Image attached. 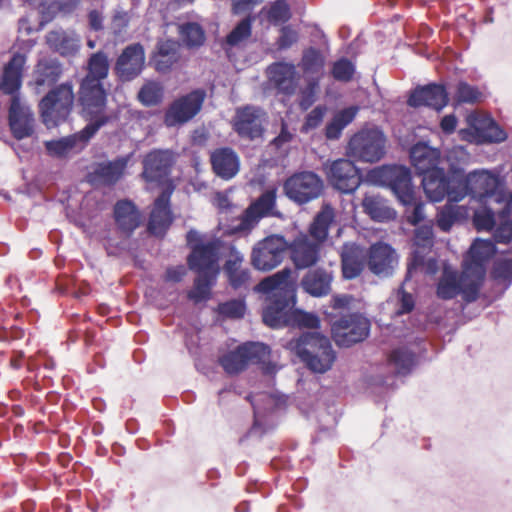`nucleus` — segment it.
I'll return each instance as SVG.
<instances>
[{"label": "nucleus", "instance_id": "nucleus-49", "mask_svg": "<svg viewBox=\"0 0 512 512\" xmlns=\"http://www.w3.org/2000/svg\"><path fill=\"white\" fill-rule=\"evenodd\" d=\"M179 33L183 43L189 47H199L205 41V33L197 23H186L179 27Z\"/></svg>", "mask_w": 512, "mask_h": 512}, {"label": "nucleus", "instance_id": "nucleus-6", "mask_svg": "<svg viewBox=\"0 0 512 512\" xmlns=\"http://www.w3.org/2000/svg\"><path fill=\"white\" fill-rule=\"evenodd\" d=\"M422 186L432 202H440L445 197L449 202L458 203L465 198V185L462 176L447 175L444 169H434L423 175Z\"/></svg>", "mask_w": 512, "mask_h": 512}, {"label": "nucleus", "instance_id": "nucleus-21", "mask_svg": "<svg viewBox=\"0 0 512 512\" xmlns=\"http://www.w3.org/2000/svg\"><path fill=\"white\" fill-rule=\"evenodd\" d=\"M288 251L296 269H307L320 260L321 243L306 234H300L292 242H288Z\"/></svg>", "mask_w": 512, "mask_h": 512}, {"label": "nucleus", "instance_id": "nucleus-58", "mask_svg": "<svg viewBox=\"0 0 512 512\" xmlns=\"http://www.w3.org/2000/svg\"><path fill=\"white\" fill-rule=\"evenodd\" d=\"M320 81L318 78L306 79V87L301 91L299 105L303 110H307L316 101Z\"/></svg>", "mask_w": 512, "mask_h": 512}, {"label": "nucleus", "instance_id": "nucleus-54", "mask_svg": "<svg viewBox=\"0 0 512 512\" xmlns=\"http://www.w3.org/2000/svg\"><path fill=\"white\" fill-rule=\"evenodd\" d=\"M395 304V311L393 314L395 316H400L403 314L410 313L414 308V299L410 293L405 292L402 288H400L395 296H393L388 302L387 305Z\"/></svg>", "mask_w": 512, "mask_h": 512}, {"label": "nucleus", "instance_id": "nucleus-46", "mask_svg": "<svg viewBox=\"0 0 512 512\" xmlns=\"http://www.w3.org/2000/svg\"><path fill=\"white\" fill-rule=\"evenodd\" d=\"M474 128L484 141L492 143L506 139V133L491 118L477 121Z\"/></svg>", "mask_w": 512, "mask_h": 512}, {"label": "nucleus", "instance_id": "nucleus-13", "mask_svg": "<svg viewBox=\"0 0 512 512\" xmlns=\"http://www.w3.org/2000/svg\"><path fill=\"white\" fill-rule=\"evenodd\" d=\"M495 245L491 240L477 239L471 245L463 260V269L466 275L473 277V288L468 289L467 295L470 299L475 297L478 286H482L485 274L486 263L494 255Z\"/></svg>", "mask_w": 512, "mask_h": 512}, {"label": "nucleus", "instance_id": "nucleus-57", "mask_svg": "<svg viewBox=\"0 0 512 512\" xmlns=\"http://www.w3.org/2000/svg\"><path fill=\"white\" fill-rule=\"evenodd\" d=\"M267 17L273 25L285 23L291 17L290 7L286 1L277 0L270 6Z\"/></svg>", "mask_w": 512, "mask_h": 512}, {"label": "nucleus", "instance_id": "nucleus-52", "mask_svg": "<svg viewBox=\"0 0 512 512\" xmlns=\"http://www.w3.org/2000/svg\"><path fill=\"white\" fill-rule=\"evenodd\" d=\"M462 216V207L446 204L437 215V224L442 231H449L453 224Z\"/></svg>", "mask_w": 512, "mask_h": 512}, {"label": "nucleus", "instance_id": "nucleus-64", "mask_svg": "<svg viewBox=\"0 0 512 512\" xmlns=\"http://www.w3.org/2000/svg\"><path fill=\"white\" fill-rule=\"evenodd\" d=\"M326 108L324 106L315 107L306 117L303 125V131L308 132L309 130L317 128L323 121Z\"/></svg>", "mask_w": 512, "mask_h": 512}, {"label": "nucleus", "instance_id": "nucleus-36", "mask_svg": "<svg viewBox=\"0 0 512 512\" xmlns=\"http://www.w3.org/2000/svg\"><path fill=\"white\" fill-rule=\"evenodd\" d=\"M333 274L324 268L308 271L301 280L303 290L313 297H324L331 292Z\"/></svg>", "mask_w": 512, "mask_h": 512}, {"label": "nucleus", "instance_id": "nucleus-53", "mask_svg": "<svg viewBox=\"0 0 512 512\" xmlns=\"http://www.w3.org/2000/svg\"><path fill=\"white\" fill-rule=\"evenodd\" d=\"M492 276L497 284L507 289L512 283V260L500 259L494 263Z\"/></svg>", "mask_w": 512, "mask_h": 512}, {"label": "nucleus", "instance_id": "nucleus-61", "mask_svg": "<svg viewBox=\"0 0 512 512\" xmlns=\"http://www.w3.org/2000/svg\"><path fill=\"white\" fill-rule=\"evenodd\" d=\"M245 309V303L242 300H231L219 305L220 314L230 318L243 317Z\"/></svg>", "mask_w": 512, "mask_h": 512}, {"label": "nucleus", "instance_id": "nucleus-48", "mask_svg": "<svg viewBox=\"0 0 512 512\" xmlns=\"http://www.w3.org/2000/svg\"><path fill=\"white\" fill-rule=\"evenodd\" d=\"M88 73L85 78L97 79L101 82L108 75V58L103 52H97L91 55L88 61Z\"/></svg>", "mask_w": 512, "mask_h": 512}, {"label": "nucleus", "instance_id": "nucleus-33", "mask_svg": "<svg viewBox=\"0 0 512 512\" xmlns=\"http://www.w3.org/2000/svg\"><path fill=\"white\" fill-rule=\"evenodd\" d=\"M440 157L441 153L437 148H433L424 142L415 144L410 150L411 163L422 175L434 169H440L438 167Z\"/></svg>", "mask_w": 512, "mask_h": 512}, {"label": "nucleus", "instance_id": "nucleus-55", "mask_svg": "<svg viewBox=\"0 0 512 512\" xmlns=\"http://www.w3.org/2000/svg\"><path fill=\"white\" fill-rule=\"evenodd\" d=\"M251 19L245 18L227 35L226 43L229 46H237L251 36Z\"/></svg>", "mask_w": 512, "mask_h": 512}, {"label": "nucleus", "instance_id": "nucleus-27", "mask_svg": "<svg viewBox=\"0 0 512 512\" xmlns=\"http://www.w3.org/2000/svg\"><path fill=\"white\" fill-rule=\"evenodd\" d=\"M173 155L169 150H153L143 160V177L147 182H160L169 174Z\"/></svg>", "mask_w": 512, "mask_h": 512}, {"label": "nucleus", "instance_id": "nucleus-2", "mask_svg": "<svg viewBox=\"0 0 512 512\" xmlns=\"http://www.w3.org/2000/svg\"><path fill=\"white\" fill-rule=\"evenodd\" d=\"M374 183L389 187L397 199L405 206L413 205L409 222L413 225L420 223L424 217V204L417 203L415 189L412 185L410 170L405 166L384 165L374 168L370 174Z\"/></svg>", "mask_w": 512, "mask_h": 512}, {"label": "nucleus", "instance_id": "nucleus-4", "mask_svg": "<svg viewBox=\"0 0 512 512\" xmlns=\"http://www.w3.org/2000/svg\"><path fill=\"white\" fill-rule=\"evenodd\" d=\"M462 183L465 185V196L471 195L472 198L486 202L488 199L498 204H504L500 209L501 217H506L512 212V193L507 192L500 178L489 171H474L462 177Z\"/></svg>", "mask_w": 512, "mask_h": 512}, {"label": "nucleus", "instance_id": "nucleus-34", "mask_svg": "<svg viewBox=\"0 0 512 512\" xmlns=\"http://www.w3.org/2000/svg\"><path fill=\"white\" fill-rule=\"evenodd\" d=\"M26 63V57L22 54H15L5 65L3 76L0 81V89L3 93L12 97L19 95L18 91L22 84V70Z\"/></svg>", "mask_w": 512, "mask_h": 512}, {"label": "nucleus", "instance_id": "nucleus-9", "mask_svg": "<svg viewBox=\"0 0 512 512\" xmlns=\"http://www.w3.org/2000/svg\"><path fill=\"white\" fill-rule=\"evenodd\" d=\"M288 251L283 235L271 234L255 243L251 251V265L258 271L268 272L278 267Z\"/></svg>", "mask_w": 512, "mask_h": 512}, {"label": "nucleus", "instance_id": "nucleus-1", "mask_svg": "<svg viewBox=\"0 0 512 512\" xmlns=\"http://www.w3.org/2000/svg\"><path fill=\"white\" fill-rule=\"evenodd\" d=\"M291 269L284 268L264 278L257 285L259 292L267 294L268 304L263 309V321L271 328L288 326L291 306L296 302L295 287L290 281Z\"/></svg>", "mask_w": 512, "mask_h": 512}, {"label": "nucleus", "instance_id": "nucleus-44", "mask_svg": "<svg viewBox=\"0 0 512 512\" xmlns=\"http://www.w3.org/2000/svg\"><path fill=\"white\" fill-rule=\"evenodd\" d=\"M334 210L330 205H324L310 225L309 232L314 240L322 243L326 240L330 225L334 221Z\"/></svg>", "mask_w": 512, "mask_h": 512}, {"label": "nucleus", "instance_id": "nucleus-14", "mask_svg": "<svg viewBox=\"0 0 512 512\" xmlns=\"http://www.w3.org/2000/svg\"><path fill=\"white\" fill-rule=\"evenodd\" d=\"M285 195L293 202L306 204L321 195L322 179L314 172L304 171L290 176L283 185Z\"/></svg>", "mask_w": 512, "mask_h": 512}, {"label": "nucleus", "instance_id": "nucleus-26", "mask_svg": "<svg viewBox=\"0 0 512 512\" xmlns=\"http://www.w3.org/2000/svg\"><path fill=\"white\" fill-rule=\"evenodd\" d=\"M368 266L379 277H389L398 265L396 251L386 243L378 242L369 249Z\"/></svg>", "mask_w": 512, "mask_h": 512}, {"label": "nucleus", "instance_id": "nucleus-45", "mask_svg": "<svg viewBox=\"0 0 512 512\" xmlns=\"http://www.w3.org/2000/svg\"><path fill=\"white\" fill-rule=\"evenodd\" d=\"M389 363L399 375H407L416 365L415 354L406 348L392 351Z\"/></svg>", "mask_w": 512, "mask_h": 512}, {"label": "nucleus", "instance_id": "nucleus-37", "mask_svg": "<svg viewBox=\"0 0 512 512\" xmlns=\"http://www.w3.org/2000/svg\"><path fill=\"white\" fill-rule=\"evenodd\" d=\"M244 260V254L232 245L223 269L233 288L245 285L250 279V270L243 267Z\"/></svg>", "mask_w": 512, "mask_h": 512}, {"label": "nucleus", "instance_id": "nucleus-63", "mask_svg": "<svg viewBox=\"0 0 512 512\" xmlns=\"http://www.w3.org/2000/svg\"><path fill=\"white\" fill-rule=\"evenodd\" d=\"M262 403H266L269 407H271L274 405L275 400L271 395L268 394H260L252 398L251 404L254 409L255 424H260L261 418L264 414V411L266 410V407H263Z\"/></svg>", "mask_w": 512, "mask_h": 512}, {"label": "nucleus", "instance_id": "nucleus-40", "mask_svg": "<svg viewBox=\"0 0 512 512\" xmlns=\"http://www.w3.org/2000/svg\"><path fill=\"white\" fill-rule=\"evenodd\" d=\"M364 212L371 219L378 222H384L394 219L396 212L388 206L387 202L378 195H366L362 201Z\"/></svg>", "mask_w": 512, "mask_h": 512}, {"label": "nucleus", "instance_id": "nucleus-19", "mask_svg": "<svg viewBox=\"0 0 512 512\" xmlns=\"http://www.w3.org/2000/svg\"><path fill=\"white\" fill-rule=\"evenodd\" d=\"M206 93L196 89L176 99L165 114V124L169 127L184 124L195 117L202 108Z\"/></svg>", "mask_w": 512, "mask_h": 512}, {"label": "nucleus", "instance_id": "nucleus-23", "mask_svg": "<svg viewBox=\"0 0 512 512\" xmlns=\"http://www.w3.org/2000/svg\"><path fill=\"white\" fill-rule=\"evenodd\" d=\"M218 251V240L196 244L187 259L189 268L197 273L218 274Z\"/></svg>", "mask_w": 512, "mask_h": 512}, {"label": "nucleus", "instance_id": "nucleus-8", "mask_svg": "<svg viewBox=\"0 0 512 512\" xmlns=\"http://www.w3.org/2000/svg\"><path fill=\"white\" fill-rule=\"evenodd\" d=\"M277 189L271 188L252 202L239 217L238 223L231 227L232 234H249L264 217L283 218L276 208Z\"/></svg>", "mask_w": 512, "mask_h": 512}, {"label": "nucleus", "instance_id": "nucleus-10", "mask_svg": "<svg viewBox=\"0 0 512 512\" xmlns=\"http://www.w3.org/2000/svg\"><path fill=\"white\" fill-rule=\"evenodd\" d=\"M74 93L70 84H61L51 90L40 102V112L44 124L57 126L64 121L72 110Z\"/></svg>", "mask_w": 512, "mask_h": 512}, {"label": "nucleus", "instance_id": "nucleus-28", "mask_svg": "<svg viewBox=\"0 0 512 512\" xmlns=\"http://www.w3.org/2000/svg\"><path fill=\"white\" fill-rule=\"evenodd\" d=\"M447 103L448 95L445 88L437 84L415 89L408 99V104L412 107L427 106L437 111L442 110Z\"/></svg>", "mask_w": 512, "mask_h": 512}, {"label": "nucleus", "instance_id": "nucleus-22", "mask_svg": "<svg viewBox=\"0 0 512 512\" xmlns=\"http://www.w3.org/2000/svg\"><path fill=\"white\" fill-rule=\"evenodd\" d=\"M9 124L14 137L19 140L31 137L34 133V114L19 95L11 98Z\"/></svg>", "mask_w": 512, "mask_h": 512}, {"label": "nucleus", "instance_id": "nucleus-35", "mask_svg": "<svg viewBox=\"0 0 512 512\" xmlns=\"http://www.w3.org/2000/svg\"><path fill=\"white\" fill-rule=\"evenodd\" d=\"M366 253L355 243H345L341 250L342 273L345 279L358 277L364 269Z\"/></svg>", "mask_w": 512, "mask_h": 512}, {"label": "nucleus", "instance_id": "nucleus-32", "mask_svg": "<svg viewBox=\"0 0 512 512\" xmlns=\"http://www.w3.org/2000/svg\"><path fill=\"white\" fill-rule=\"evenodd\" d=\"M170 195L171 191L163 192L154 202L148 224L149 231L154 235H163L172 223Z\"/></svg>", "mask_w": 512, "mask_h": 512}, {"label": "nucleus", "instance_id": "nucleus-7", "mask_svg": "<svg viewBox=\"0 0 512 512\" xmlns=\"http://www.w3.org/2000/svg\"><path fill=\"white\" fill-rule=\"evenodd\" d=\"M386 137L378 128L362 129L349 140L347 155L355 160L375 163L385 155Z\"/></svg>", "mask_w": 512, "mask_h": 512}, {"label": "nucleus", "instance_id": "nucleus-56", "mask_svg": "<svg viewBox=\"0 0 512 512\" xmlns=\"http://www.w3.org/2000/svg\"><path fill=\"white\" fill-rule=\"evenodd\" d=\"M319 325V318L313 314L299 309H292L288 326L316 328Z\"/></svg>", "mask_w": 512, "mask_h": 512}, {"label": "nucleus", "instance_id": "nucleus-25", "mask_svg": "<svg viewBox=\"0 0 512 512\" xmlns=\"http://www.w3.org/2000/svg\"><path fill=\"white\" fill-rule=\"evenodd\" d=\"M144 64V48L141 44L134 43L122 51L117 59L115 71L122 81H130L142 72Z\"/></svg>", "mask_w": 512, "mask_h": 512}, {"label": "nucleus", "instance_id": "nucleus-30", "mask_svg": "<svg viewBox=\"0 0 512 512\" xmlns=\"http://www.w3.org/2000/svg\"><path fill=\"white\" fill-rule=\"evenodd\" d=\"M48 47L63 57L74 56L80 49L81 39L72 30L62 28L49 31L45 36Z\"/></svg>", "mask_w": 512, "mask_h": 512}, {"label": "nucleus", "instance_id": "nucleus-59", "mask_svg": "<svg viewBox=\"0 0 512 512\" xmlns=\"http://www.w3.org/2000/svg\"><path fill=\"white\" fill-rule=\"evenodd\" d=\"M355 72L354 64L346 59L337 60L332 67V75L337 81L348 82L352 79Z\"/></svg>", "mask_w": 512, "mask_h": 512}, {"label": "nucleus", "instance_id": "nucleus-29", "mask_svg": "<svg viewBox=\"0 0 512 512\" xmlns=\"http://www.w3.org/2000/svg\"><path fill=\"white\" fill-rule=\"evenodd\" d=\"M127 163L124 157L97 163L88 174V181L93 185H113L123 176Z\"/></svg>", "mask_w": 512, "mask_h": 512}, {"label": "nucleus", "instance_id": "nucleus-24", "mask_svg": "<svg viewBox=\"0 0 512 512\" xmlns=\"http://www.w3.org/2000/svg\"><path fill=\"white\" fill-rule=\"evenodd\" d=\"M267 76L278 93L291 96L298 88L299 74L293 63L285 61L272 63L267 68Z\"/></svg>", "mask_w": 512, "mask_h": 512}, {"label": "nucleus", "instance_id": "nucleus-3", "mask_svg": "<svg viewBox=\"0 0 512 512\" xmlns=\"http://www.w3.org/2000/svg\"><path fill=\"white\" fill-rule=\"evenodd\" d=\"M286 347L314 373H325L331 369L336 359L329 338L318 332L303 333L290 340Z\"/></svg>", "mask_w": 512, "mask_h": 512}, {"label": "nucleus", "instance_id": "nucleus-51", "mask_svg": "<svg viewBox=\"0 0 512 512\" xmlns=\"http://www.w3.org/2000/svg\"><path fill=\"white\" fill-rule=\"evenodd\" d=\"M163 98V87L158 82H147L138 93V99L145 106H154Z\"/></svg>", "mask_w": 512, "mask_h": 512}, {"label": "nucleus", "instance_id": "nucleus-31", "mask_svg": "<svg viewBox=\"0 0 512 512\" xmlns=\"http://www.w3.org/2000/svg\"><path fill=\"white\" fill-rule=\"evenodd\" d=\"M211 164L214 173L224 179L230 180L237 175L240 169L238 154L231 148H219L211 153Z\"/></svg>", "mask_w": 512, "mask_h": 512}, {"label": "nucleus", "instance_id": "nucleus-11", "mask_svg": "<svg viewBox=\"0 0 512 512\" xmlns=\"http://www.w3.org/2000/svg\"><path fill=\"white\" fill-rule=\"evenodd\" d=\"M79 101L82 112L89 119L88 124L103 121V126L111 120L106 113V92L102 82L97 79L84 78L80 85Z\"/></svg>", "mask_w": 512, "mask_h": 512}, {"label": "nucleus", "instance_id": "nucleus-20", "mask_svg": "<svg viewBox=\"0 0 512 512\" xmlns=\"http://www.w3.org/2000/svg\"><path fill=\"white\" fill-rule=\"evenodd\" d=\"M266 120L261 108L247 105L236 110L233 127L240 137L254 140L262 136Z\"/></svg>", "mask_w": 512, "mask_h": 512}, {"label": "nucleus", "instance_id": "nucleus-60", "mask_svg": "<svg viewBox=\"0 0 512 512\" xmlns=\"http://www.w3.org/2000/svg\"><path fill=\"white\" fill-rule=\"evenodd\" d=\"M474 224L478 230H491L496 225V214L490 208L478 210L474 214Z\"/></svg>", "mask_w": 512, "mask_h": 512}, {"label": "nucleus", "instance_id": "nucleus-41", "mask_svg": "<svg viewBox=\"0 0 512 512\" xmlns=\"http://www.w3.org/2000/svg\"><path fill=\"white\" fill-rule=\"evenodd\" d=\"M325 57L316 48L310 47L303 51L300 67L306 79L318 78L319 81L324 72Z\"/></svg>", "mask_w": 512, "mask_h": 512}, {"label": "nucleus", "instance_id": "nucleus-38", "mask_svg": "<svg viewBox=\"0 0 512 512\" xmlns=\"http://www.w3.org/2000/svg\"><path fill=\"white\" fill-rule=\"evenodd\" d=\"M114 217L119 229L127 234H131L140 224V213L136 206L128 200L116 203Z\"/></svg>", "mask_w": 512, "mask_h": 512}, {"label": "nucleus", "instance_id": "nucleus-43", "mask_svg": "<svg viewBox=\"0 0 512 512\" xmlns=\"http://www.w3.org/2000/svg\"><path fill=\"white\" fill-rule=\"evenodd\" d=\"M179 43L175 40H163L158 43V52L155 57L156 69L160 72L169 70L179 58Z\"/></svg>", "mask_w": 512, "mask_h": 512}, {"label": "nucleus", "instance_id": "nucleus-42", "mask_svg": "<svg viewBox=\"0 0 512 512\" xmlns=\"http://www.w3.org/2000/svg\"><path fill=\"white\" fill-rule=\"evenodd\" d=\"M358 108L351 106L338 111L331 121L326 125L325 136L329 140H337L342 134V131L347 127L356 117Z\"/></svg>", "mask_w": 512, "mask_h": 512}, {"label": "nucleus", "instance_id": "nucleus-16", "mask_svg": "<svg viewBox=\"0 0 512 512\" xmlns=\"http://www.w3.org/2000/svg\"><path fill=\"white\" fill-rule=\"evenodd\" d=\"M473 277L468 276L465 270L459 275L458 272L449 266H445L442 275L437 284L436 294L440 299L450 300L457 295H462L464 301L470 303L478 298L481 286H478L475 291V297L470 299L468 297V289L473 288Z\"/></svg>", "mask_w": 512, "mask_h": 512}, {"label": "nucleus", "instance_id": "nucleus-50", "mask_svg": "<svg viewBox=\"0 0 512 512\" xmlns=\"http://www.w3.org/2000/svg\"><path fill=\"white\" fill-rule=\"evenodd\" d=\"M484 92L478 87L466 82H459L456 87L454 99L458 104H475L484 99Z\"/></svg>", "mask_w": 512, "mask_h": 512}, {"label": "nucleus", "instance_id": "nucleus-17", "mask_svg": "<svg viewBox=\"0 0 512 512\" xmlns=\"http://www.w3.org/2000/svg\"><path fill=\"white\" fill-rule=\"evenodd\" d=\"M331 185L342 193H353L361 183L360 170L350 159L340 158L325 165Z\"/></svg>", "mask_w": 512, "mask_h": 512}, {"label": "nucleus", "instance_id": "nucleus-18", "mask_svg": "<svg viewBox=\"0 0 512 512\" xmlns=\"http://www.w3.org/2000/svg\"><path fill=\"white\" fill-rule=\"evenodd\" d=\"M103 126V121L96 124H87L78 133L45 142V148L48 154L56 158L68 157L71 154L80 152Z\"/></svg>", "mask_w": 512, "mask_h": 512}, {"label": "nucleus", "instance_id": "nucleus-62", "mask_svg": "<svg viewBox=\"0 0 512 512\" xmlns=\"http://www.w3.org/2000/svg\"><path fill=\"white\" fill-rule=\"evenodd\" d=\"M500 224L496 230L495 238L500 243H509L512 240V221L508 220V216L501 217L500 210L497 211Z\"/></svg>", "mask_w": 512, "mask_h": 512}, {"label": "nucleus", "instance_id": "nucleus-47", "mask_svg": "<svg viewBox=\"0 0 512 512\" xmlns=\"http://www.w3.org/2000/svg\"><path fill=\"white\" fill-rule=\"evenodd\" d=\"M217 274L198 273L194 287L189 292V298L200 302L209 298L210 289L215 282Z\"/></svg>", "mask_w": 512, "mask_h": 512}, {"label": "nucleus", "instance_id": "nucleus-39", "mask_svg": "<svg viewBox=\"0 0 512 512\" xmlns=\"http://www.w3.org/2000/svg\"><path fill=\"white\" fill-rule=\"evenodd\" d=\"M62 74L61 64L54 59H42L34 71V83L39 89L43 86L55 84Z\"/></svg>", "mask_w": 512, "mask_h": 512}, {"label": "nucleus", "instance_id": "nucleus-12", "mask_svg": "<svg viewBox=\"0 0 512 512\" xmlns=\"http://www.w3.org/2000/svg\"><path fill=\"white\" fill-rule=\"evenodd\" d=\"M415 249L412 253L411 263L408 265L406 279L411 278L414 273L421 272L426 275H434L438 271V262L433 255H430L433 246V229L431 226L423 225L415 230Z\"/></svg>", "mask_w": 512, "mask_h": 512}, {"label": "nucleus", "instance_id": "nucleus-15", "mask_svg": "<svg viewBox=\"0 0 512 512\" xmlns=\"http://www.w3.org/2000/svg\"><path fill=\"white\" fill-rule=\"evenodd\" d=\"M369 320L360 314L341 317L332 325L331 332L338 346L349 347L363 341L369 334Z\"/></svg>", "mask_w": 512, "mask_h": 512}, {"label": "nucleus", "instance_id": "nucleus-5", "mask_svg": "<svg viewBox=\"0 0 512 512\" xmlns=\"http://www.w3.org/2000/svg\"><path fill=\"white\" fill-rule=\"evenodd\" d=\"M269 355V346L260 342H247L221 356L219 363L224 371L230 375L242 372L249 363H260L262 364L264 374L274 375L279 370V367L274 363L266 361Z\"/></svg>", "mask_w": 512, "mask_h": 512}]
</instances>
